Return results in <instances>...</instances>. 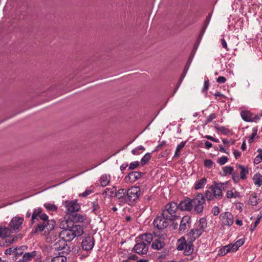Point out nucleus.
Here are the masks:
<instances>
[{
  "label": "nucleus",
  "instance_id": "obj_1",
  "mask_svg": "<svg viewBox=\"0 0 262 262\" xmlns=\"http://www.w3.org/2000/svg\"><path fill=\"white\" fill-rule=\"evenodd\" d=\"M24 221V217L15 216L11 219L8 227L0 226L1 247H7L17 241L16 236L14 237L11 233L21 230Z\"/></svg>",
  "mask_w": 262,
  "mask_h": 262
},
{
  "label": "nucleus",
  "instance_id": "obj_2",
  "mask_svg": "<svg viewBox=\"0 0 262 262\" xmlns=\"http://www.w3.org/2000/svg\"><path fill=\"white\" fill-rule=\"evenodd\" d=\"M40 220L34 230H32V234H36L39 232L45 231V232L52 231L55 228L56 222L54 220H49V216L45 213L43 212L41 208H37L34 209L31 219V224H33L36 221Z\"/></svg>",
  "mask_w": 262,
  "mask_h": 262
},
{
  "label": "nucleus",
  "instance_id": "obj_3",
  "mask_svg": "<svg viewBox=\"0 0 262 262\" xmlns=\"http://www.w3.org/2000/svg\"><path fill=\"white\" fill-rule=\"evenodd\" d=\"M83 233V227L80 225L72 224L67 225V228L62 230L59 233L60 239L64 241L71 242L75 237L81 236Z\"/></svg>",
  "mask_w": 262,
  "mask_h": 262
},
{
  "label": "nucleus",
  "instance_id": "obj_4",
  "mask_svg": "<svg viewBox=\"0 0 262 262\" xmlns=\"http://www.w3.org/2000/svg\"><path fill=\"white\" fill-rule=\"evenodd\" d=\"M207 227L206 218L201 217L194 224L193 228L186 234V236L189 237L192 241H195L202 235L204 232L206 231Z\"/></svg>",
  "mask_w": 262,
  "mask_h": 262
},
{
  "label": "nucleus",
  "instance_id": "obj_5",
  "mask_svg": "<svg viewBox=\"0 0 262 262\" xmlns=\"http://www.w3.org/2000/svg\"><path fill=\"white\" fill-rule=\"evenodd\" d=\"M179 208L177 203L171 201L167 203L162 209V214L165 219L174 221L180 217Z\"/></svg>",
  "mask_w": 262,
  "mask_h": 262
},
{
  "label": "nucleus",
  "instance_id": "obj_6",
  "mask_svg": "<svg viewBox=\"0 0 262 262\" xmlns=\"http://www.w3.org/2000/svg\"><path fill=\"white\" fill-rule=\"evenodd\" d=\"M191 201L194 211L197 214L202 213L204 209L203 205L205 203V199L203 194L198 193Z\"/></svg>",
  "mask_w": 262,
  "mask_h": 262
},
{
  "label": "nucleus",
  "instance_id": "obj_7",
  "mask_svg": "<svg viewBox=\"0 0 262 262\" xmlns=\"http://www.w3.org/2000/svg\"><path fill=\"white\" fill-rule=\"evenodd\" d=\"M141 194V192L139 187L132 186L127 189V204H133L139 199Z\"/></svg>",
  "mask_w": 262,
  "mask_h": 262
},
{
  "label": "nucleus",
  "instance_id": "obj_8",
  "mask_svg": "<svg viewBox=\"0 0 262 262\" xmlns=\"http://www.w3.org/2000/svg\"><path fill=\"white\" fill-rule=\"evenodd\" d=\"M229 184V181L224 183H217L214 182L211 186V191L215 199L220 200L223 196L222 190H225L227 188V185Z\"/></svg>",
  "mask_w": 262,
  "mask_h": 262
},
{
  "label": "nucleus",
  "instance_id": "obj_9",
  "mask_svg": "<svg viewBox=\"0 0 262 262\" xmlns=\"http://www.w3.org/2000/svg\"><path fill=\"white\" fill-rule=\"evenodd\" d=\"M240 115L242 119L246 122L257 123L260 120L259 115L256 114L250 111H242L240 113Z\"/></svg>",
  "mask_w": 262,
  "mask_h": 262
},
{
  "label": "nucleus",
  "instance_id": "obj_10",
  "mask_svg": "<svg viewBox=\"0 0 262 262\" xmlns=\"http://www.w3.org/2000/svg\"><path fill=\"white\" fill-rule=\"evenodd\" d=\"M191 224V218L189 215L184 216L180 221L179 232L183 234L188 231Z\"/></svg>",
  "mask_w": 262,
  "mask_h": 262
},
{
  "label": "nucleus",
  "instance_id": "obj_11",
  "mask_svg": "<svg viewBox=\"0 0 262 262\" xmlns=\"http://www.w3.org/2000/svg\"><path fill=\"white\" fill-rule=\"evenodd\" d=\"M167 219H165L161 213V215L157 216L154 220L153 225L155 228L158 230H163L169 225Z\"/></svg>",
  "mask_w": 262,
  "mask_h": 262
},
{
  "label": "nucleus",
  "instance_id": "obj_12",
  "mask_svg": "<svg viewBox=\"0 0 262 262\" xmlns=\"http://www.w3.org/2000/svg\"><path fill=\"white\" fill-rule=\"evenodd\" d=\"M220 219L222 224L224 226L230 227L232 225L234 222L233 215L230 212L222 213L220 215Z\"/></svg>",
  "mask_w": 262,
  "mask_h": 262
},
{
  "label": "nucleus",
  "instance_id": "obj_13",
  "mask_svg": "<svg viewBox=\"0 0 262 262\" xmlns=\"http://www.w3.org/2000/svg\"><path fill=\"white\" fill-rule=\"evenodd\" d=\"M165 246L164 238L162 235L157 236L155 234V238L151 243V247L153 250H160Z\"/></svg>",
  "mask_w": 262,
  "mask_h": 262
},
{
  "label": "nucleus",
  "instance_id": "obj_14",
  "mask_svg": "<svg viewBox=\"0 0 262 262\" xmlns=\"http://www.w3.org/2000/svg\"><path fill=\"white\" fill-rule=\"evenodd\" d=\"M65 206L67 208L66 212L69 215L71 214L75 213L78 211L80 207L76 201H66Z\"/></svg>",
  "mask_w": 262,
  "mask_h": 262
},
{
  "label": "nucleus",
  "instance_id": "obj_15",
  "mask_svg": "<svg viewBox=\"0 0 262 262\" xmlns=\"http://www.w3.org/2000/svg\"><path fill=\"white\" fill-rule=\"evenodd\" d=\"M133 248V251L135 253L139 255L146 254L148 251V247L145 243L138 242Z\"/></svg>",
  "mask_w": 262,
  "mask_h": 262
},
{
  "label": "nucleus",
  "instance_id": "obj_16",
  "mask_svg": "<svg viewBox=\"0 0 262 262\" xmlns=\"http://www.w3.org/2000/svg\"><path fill=\"white\" fill-rule=\"evenodd\" d=\"M191 199L186 198L183 201H180L178 205L179 209L181 211H190L193 208Z\"/></svg>",
  "mask_w": 262,
  "mask_h": 262
},
{
  "label": "nucleus",
  "instance_id": "obj_17",
  "mask_svg": "<svg viewBox=\"0 0 262 262\" xmlns=\"http://www.w3.org/2000/svg\"><path fill=\"white\" fill-rule=\"evenodd\" d=\"M155 238V235L149 233H145L140 235L136 238V242H141L145 243L147 244V246L149 247V245L152 243Z\"/></svg>",
  "mask_w": 262,
  "mask_h": 262
},
{
  "label": "nucleus",
  "instance_id": "obj_18",
  "mask_svg": "<svg viewBox=\"0 0 262 262\" xmlns=\"http://www.w3.org/2000/svg\"><path fill=\"white\" fill-rule=\"evenodd\" d=\"M95 241L93 237L88 236L84 238L82 242L81 245L83 250L89 251L92 249L94 246Z\"/></svg>",
  "mask_w": 262,
  "mask_h": 262
},
{
  "label": "nucleus",
  "instance_id": "obj_19",
  "mask_svg": "<svg viewBox=\"0 0 262 262\" xmlns=\"http://www.w3.org/2000/svg\"><path fill=\"white\" fill-rule=\"evenodd\" d=\"M144 173L139 171H132L129 172L124 178V181L126 183H134L139 180Z\"/></svg>",
  "mask_w": 262,
  "mask_h": 262
},
{
  "label": "nucleus",
  "instance_id": "obj_20",
  "mask_svg": "<svg viewBox=\"0 0 262 262\" xmlns=\"http://www.w3.org/2000/svg\"><path fill=\"white\" fill-rule=\"evenodd\" d=\"M115 196L119 200L120 204L124 205L127 204V190L124 188H120L117 191L115 192Z\"/></svg>",
  "mask_w": 262,
  "mask_h": 262
},
{
  "label": "nucleus",
  "instance_id": "obj_21",
  "mask_svg": "<svg viewBox=\"0 0 262 262\" xmlns=\"http://www.w3.org/2000/svg\"><path fill=\"white\" fill-rule=\"evenodd\" d=\"M69 219L73 223H83L86 219V215H83L77 212L71 214L69 216Z\"/></svg>",
  "mask_w": 262,
  "mask_h": 262
},
{
  "label": "nucleus",
  "instance_id": "obj_22",
  "mask_svg": "<svg viewBox=\"0 0 262 262\" xmlns=\"http://www.w3.org/2000/svg\"><path fill=\"white\" fill-rule=\"evenodd\" d=\"M23 255L24 257L27 261V262H29V261H31L36 258L37 259L40 257V254L39 253V252L35 250H33L31 252L25 253Z\"/></svg>",
  "mask_w": 262,
  "mask_h": 262
},
{
  "label": "nucleus",
  "instance_id": "obj_23",
  "mask_svg": "<svg viewBox=\"0 0 262 262\" xmlns=\"http://www.w3.org/2000/svg\"><path fill=\"white\" fill-rule=\"evenodd\" d=\"M187 237L188 244L185 247L184 250V254L185 255H190L193 252V242L194 241H192L189 237Z\"/></svg>",
  "mask_w": 262,
  "mask_h": 262
},
{
  "label": "nucleus",
  "instance_id": "obj_24",
  "mask_svg": "<svg viewBox=\"0 0 262 262\" xmlns=\"http://www.w3.org/2000/svg\"><path fill=\"white\" fill-rule=\"evenodd\" d=\"M240 196V192L235 190V189L234 187H232L231 190H228L226 192V197L228 199H236L239 198Z\"/></svg>",
  "mask_w": 262,
  "mask_h": 262
},
{
  "label": "nucleus",
  "instance_id": "obj_25",
  "mask_svg": "<svg viewBox=\"0 0 262 262\" xmlns=\"http://www.w3.org/2000/svg\"><path fill=\"white\" fill-rule=\"evenodd\" d=\"M188 244V241H186L185 236H182L178 239L177 242V249L179 251H182Z\"/></svg>",
  "mask_w": 262,
  "mask_h": 262
},
{
  "label": "nucleus",
  "instance_id": "obj_26",
  "mask_svg": "<svg viewBox=\"0 0 262 262\" xmlns=\"http://www.w3.org/2000/svg\"><path fill=\"white\" fill-rule=\"evenodd\" d=\"M207 183V179L206 178L203 177L200 180L196 181L194 184V189L195 190H199L202 189L204 187Z\"/></svg>",
  "mask_w": 262,
  "mask_h": 262
},
{
  "label": "nucleus",
  "instance_id": "obj_27",
  "mask_svg": "<svg viewBox=\"0 0 262 262\" xmlns=\"http://www.w3.org/2000/svg\"><path fill=\"white\" fill-rule=\"evenodd\" d=\"M66 242L64 240L60 239L54 244L53 248L58 251L62 250L66 248L67 246Z\"/></svg>",
  "mask_w": 262,
  "mask_h": 262
},
{
  "label": "nucleus",
  "instance_id": "obj_28",
  "mask_svg": "<svg viewBox=\"0 0 262 262\" xmlns=\"http://www.w3.org/2000/svg\"><path fill=\"white\" fill-rule=\"evenodd\" d=\"M237 167L241 169L240 175L241 179L245 180L247 179L246 174L249 173V170L247 167L244 165L238 164Z\"/></svg>",
  "mask_w": 262,
  "mask_h": 262
},
{
  "label": "nucleus",
  "instance_id": "obj_29",
  "mask_svg": "<svg viewBox=\"0 0 262 262\" xmlns=\"http://www.w3.org/2000/svg\"><path fill=\"white\" fill-rule=\"evenodd\" d=\"M248 203L252 206H256L258 204L259 199L257 198V194L255 192H253L250 195Z\"/></svg>",
  "mask_w": 262,
  "mask_h": 262
},
{
  "label": "nucleus",
  "instance_id": "obj_30",
  "mask_svg": "<svg viewBox=\"0 0 262 262\" xmlns=\"http://www.w3.org/2000/svg\"><path fill=\"white\" fill-rule=\"evenodd\" d=\"M254 184L257 187L262 185V176L258 172L256 173L252 178Z\"/></svg>",
  "mask_w": 262,
  "mask_h": 262
},
{
  "label": "nucleus",
  "instance_id": "obj_31",
  "mask_svg": "<svg viewBox=\"0 0 262 262\" xmlns=\"http://www.w3.org/2000/svg\"><path fill=\"white\" fill-rule=\"evenodd\" d=\"M187 141H182L179 144H178L176 147L173 158H178L180 156L181 150L183 148L186 144Z\"/></svg>",
  "mask_w": 262,
  "mask_h": 262
},
{
  "label": "nucleus",
  "instance_id": "obj_32",
  "mask_svg": "<svg viewBox=\"0 0 262 262\" xmlns=\"http://www.w3.org/2000/svg\"><path fill=\"white\" fill-rule=\"evenodd\" d=\"M214 127L217 132H220L223 135H229L231 134V130L225 126H220L219 125L215 124Z\"/></svg>",
  "mask_w": 262,
  "mask_h": 262
},
{
  "label": "nucleus",
  "instance_id": "obj_33",
  "mask_svg": "<svg viewBox=\"0 0 262 262\" xmlns=\"http://www.w3.org/2000/svg\"><path fill=\"white\" fill-rule=\"evenodd\" d=\"M231 251L232 252V249L231 248V244H230L221 248L219 251L218 254L221 256H224Z\"/></svg>",
  "mask_w": 262,
  "mask_h": 262
},
{
  "label": "nucleus",
  "instance_id": "obj_34",
  "mask_svg": "<svg viewBox=\"0 0 262 262\" xmlns=\"http://www.w3.org/2000/svg\"><path fill=\"white\" fill-rule=\"evenodd\" d=\"M244 243L245 239L244 238H241L237 240L233 244H231V248L232 249V252L236 251L239 247L244 245Z\"/></svg>",
  "mask_w": 262,
  "mask_h": 262
},
{
  "label": "nucleus",
  "instance_id": "obj_35",
  "mask_svg": "<svg viewBox=\"0 0 262 262\" xmlns=\"http://www.w3.org/2000/svg\"><path fill=\"white\" fill-rule=\"evenodd\" d=\"M110 181V176L109 175H102L100 180L101 186L102 187L106 186Z\"/></svg>",
  "mask_w": 262,
  "mask_h": 262
},
{
  "label": "nucleus",
  "instance_id": "obj_36",
  "mask_svg": "<svg viewBox=\"0 0 262 262\" xmlns=\"http://www.w3.org/2000/svg\"><path fill=\"white\" fill-rule=\"evenodd\" d=\"M92 211L95 214H98L100 212V207L97 200L92 203Z\"/></svg>",
  "mask_w": 262,
  "mask_h": 262
},
{
  "label": "nucleus",
  "instance_id": "obj_37",
  "mask_svg": "<svg viewBox=\"0 0 262 262\" xmlns=\"http://www.w3.org/2000/svg\"><path fill=\"white\" fill-rule=\"evenodd\" d=\"M43 206L48 211H57V207L53 204L46 203Z\"/></svg>",
  "mask_w": 262,
  "mask_h": 262
},
{
  "label": "nucleus",
  "instance_id": "obj_38",
  "mask_svg": "<svg viewBox=\"0 0 262 262\" xmlns=\"http://www.w3.org/2000/svg\"><path fill=\"white\" fill-rule=\"evenodd\" d=\"M151 159V154L146 153L141 159V163L142 166L147 164Z\"/></svg>",
  "mask_w": 262,
  "mask_h": 262
},
{
  "label": "nucleus",
  "instance_id": "obj_39",
  "mask_svg": "<svg viewBox=\"0 0 262 262\" xmlns=\"http://www.w3.org/2000/svg\"><path fill=\"white\" fill-rule=\"evenodd\" d=\"M257 151L259 152V153L254 159V164L256 165L262 161V149L259 148L257 150Z\"/></svg>",
  "mask_w": 262,
  "mask_h": 262
},
{
  "label": "nucleus",
  "instance_id": "obj_40",
  "mask_svg": "<svg viewBox=\"0 0 262 262\" xmlns=\"http://www.w3.org/2000/svg\"><path fill=\"white\" fill-rule=\"evenodd\" d=\"M234 168L232 166H227L223 167L224 175L231 174L233 172Z\"/></svg>",
  "mask_w": 262,
  "mask_h": 262
},
{
  "label": "nucleus",
  "instance_id": "obj_41",
  "mask_svg": "<svg viewBox=\"0 0 262 262\" xmlns=\"http://www.w3.org/2000/svg\"><path fill=\"white\" fill-rule=\"evenodd\" d=\"M145 150V148L142 145H140L137 147L136 148L133 149L132 150V154L134 155H138L140 154L139 152V150L144 151Z\"/></svg>",
  "mask_w": 262,
  "mask_h": 262
},
{
  "label": "nucleus",
  "instance_id": "obj_42",
  "mask_svg": "<svg viewBox=\"0 0 262 262\" xmlns=\"http://www.w3.org/2000/svg\"><path fill=\"white\" fill-rule=\"evenodd\" d=\"M116 191V188L115 187H113V188H106L103 192L105 193L106 195H109L110 196H112L113 194L115 193V192Z\"/></svg>",
  "mask_w": 262,
  "mask_h": 262
},
{
  "label": "nucleus",
  "instance_id": "obj_43",
  "mask_svg": "<svg viewBox=\"0 0 262 262\" xmlns=\"http://www.w3.org/2000/svg\"><path fill=\"white\" fill-rule=\"evenodd\" d=\"M206 198L208 201H211L214 198H215L212 191H210L209 190H206L205 191V198Z\"/></svg>",
  "mask_w": 262,
  "mask_h": 262
},
{
  "label": "nucleus",
  "instance_id": "obj_44",
  "mask_svg": "<svg viewBox=\"0 0 262 262\" xmlns=\"http://www.w3.org/2000/svg\"><path fill=\"white\" fill-rule=\"evenodd\" d=\"M228 158L226 156H223L221 158H219L217 162L220 165H224L228 161Z\"/></svg>",
  "mask_w": 262,
  "mask_h": 262
},
{
  "label": "nucleus",
  "instance_id": "obj_45",
  "mask_svg": "<svg viewBox=\"0 0 262 262\" xmlns=\"http://www.w3.org/2000/svg\"><path fill=\"white\" fill-rule=\"evenodd\" d=\"M17 251V247H12L7 249L5 250V254L6 255H11Z\"/></svg>",
  "mask_w": 262,
  "mask_h": 262
},
{
  "label": "nucleus",
  "instance_id": "obj_46",
  "mask_svg": "<svg viewBox=\"0 0 262 262\" xmlns=\"http://www.w3.org/2000/svg\"><path fill=\"white\" fill-rule=\"evenodd\" d=\"M231 175H232V178L235 183H237L239 181L240 178L237 172H233Z\"/></svg>",
  "mask_w": 262,
  "mask_h": 262
},
{
  "label": "nucleus",
  "instance_id": "obj_47",
  "mask_svg": "<svg viewBox=\"0 0 262 262\" xmlns=\"http://www.w3.org/2000/svg\"><path fill=\"white\" fill-rule=\"evenodd\" d=\"M166 144V141H162L160 143H159L154 149V150H152V152H155L158 151L159 150H160L161 148L163 147V146L165 145Z\"/></svg>",
  "mask_w": 262,
  "mask_h": 262
},
{
  "label": "nucleus",
  "instance_id": "obj_48",
  "mask_svg": "<svg viewBox=\"0 0 262 262\" xmlns=\"http://www.w3.org/2000/svg\"><path fill=\"white\" fill-rule=\"evenodd\" d=\"M139 166V162L137 161H134V162L130 163L129 167H128V170L134 169L138 167Z\"/></svg>",
  "mask_w": 262,
  "mask_h": 262
},
{
  "label": "nucleus",
  "instance_id": "obj_49",
  "mask_svg": "<svg viewBox=\"0 0 262 262\" xmlns=\"http://www.w3.org/2000/svg\"><path fill=\"white\" fill-rule=\"evenodd\" d=\"M209 86V80H205L204 82V85H203V89L202 90V92L203 93L206 92L208 90Z\"/></svg>",
  "mask_w": 262,
  "mask_h": 262
},
{
  "label": "nucleus",
  "instance_id": "obj_50",
  "mask_svg": "<svg viewBox=\"0 0 262 262\" xmlns=\"http://www.w3.org/2000/svg\"><path fill=\"white\" fill-rule=\"evenodd\" d=\"M215 117L216 115L215 113H211L210 114L205 121L206 124H208V123L211 122L215 118Z\"/></svg>",
  "mask_w": 262,
  "mask_h": 262
},
{
  "label": "nucleus",
  "instance_id": "obj_51",
  "mask_svg": "<svg viewBox=\"0 0 262 262\" xmlns=\"http://www.w3.org/2000/svg\"><path fill=\"white\" fill-rule=\"evenodd\" d=\"M212 146V144L211 142H209V141H206L205 142V143H204V146H203V145H202V144H201L200 145V147H202V148H205L207 149H209V148H211Z\"/></svg>",
  "mask_w": 262,
  "mask_h": 262
},
{
  "label": "nucleus",
  "instance_id": "obj_52",
  "mask_svg": "<svg viewBox=\"0 0 262 262\" xmlns=\"http://www.w3.org/2000/svg\"><path fill=\"white\" fill-rule=\"evenodd\" d=\"M213 162L211 160L206 159L204 161V166L207 168H211L213 165Z\"/></svg>",
  "mask_w": 262,
  "mask_h": 262
},
{
  "label": "nucleus",
  "instance_id": "obj_53",
  "mask_svg": "<svg viewBox=\"0 0 262 262\" xmlns=\"http://www.w3.org/2000/svg\"><path fill=\"white\" fill-rule=\"evenodd\" d=\"M211 212L214 215H217L220 213L219 207L216 206H214L212 208Z\"/></svg>",
  "mask_w": 262,
  "mask_h": 262
},
{
  "label": "nucleus",
  "instance_id": "obj_54",
  "mask_svg": "<svg viewBox=\"0 0 262 262\" xmlns=\"http://www.w3.org/2000/svg\"><path fill=\"white\" fill-rule=\"evenodd\" d=\"M221 42L222 47L226 49V51H228L229 50L227 47V43L224 38L221 39Z\"/></svg>",
  "mask_w": 262,
  "mask_h": 262
},
{
  "label": "nucleus",
  "instance_id": "obj_55",
  "mask_svg": "<svg viewBox=\"0 0 262 262\" xmlns=\"http://www.w3.org/2000/svg\"><path fill=\"white\" fill-rule=\"evenodd\" d=\"M211 19V15H208L206 16V19L204 22L203 26L207 28Z\"/></svg>",
  "mask_w": 262,
  "mask_h": 262
},
{
  "label": "nucleus",
  "instance_id": "obj_56",
  "mask_svg": "<svg viewBox=\"0 0 262 262\" xmlns=\"http://www.w3.org/2000/svg\"><path fill=\"white\" fill-rule=\"evenodd\" d=\"M226 81V79L224 76H219L217 79L216 81L219 83H224Z\"/></svg>",
  "mask_w": 262,
  "mask_h": 262
},
{
  "label": "nucleus",
  "instance_id": "obj_57",
  "mask_svg": "<svg viewBox=\"0 0 262 262\" xmlns=\"http://www.w3.org/2000/svg\"><path fill=\"white\" fill-rule=\"evenodd\" d=\"M14 256L13 257L14 260H16L19 256L23 254V252L18 251V248H17V251L14 253Z\"/></svg>",
  "mask_w": 262,
  "mask_h": 262
},
{
  "label": "nucleus",
  "instance_id": "obj_58",
  "mask_svg": "<svg viewBox=\"0 0 262 262\" xmlns=\"http://www.w3.org/2000/svg\"><path fill=\"white\" fill-rule=\"evenodd\" d=\"M92 190H86L84 192L81 193L79 195L81 196H82V197H85V196H88V195L90 194L91 193H92Z\"/></svg>",
  "mask_w": 262,
  "mask_h": 262
},
{
  "label": "nucleus",
  "instance_id": "obj_59",
  "mask_svg": "<svg viewBox=\"0 0 262 262\" xmlns=\"http://www.w3.org/2000/svg\"><path fill=\"white\" fill-rule=\"evenodd\" d=\"M233 155H234V158L236 159H237L241 157V153L239 151H238L237 150H235L233 151Z\"/></svg>",
  "mask_w": 262,
  "mask_h": 262
},
{
  "label": "nucleus",
  "instance_id": "obj_60",
  "mask_svg": "<svg viewBox=\"0 0 262 262\" xmlns=\"http://www.w3.org/2000/svg\"><path fill=\"white\" fill-rule=\"evenodd\" d=\"M128 166V164L127 163H123L122 164L120 167V170L121 171L122 173H123V171L126 168V167Z\"/></svg>",
  "mask_w": 262,
  "mask_h": 262
},
{
  "label": "nucleus",
  "instance_id": "obj_61",
  "mask_svg": "<svg viewBox=\"0 0 262 262\" xmlns=\"http://www.w3.org/2000/svg\"><path fill=\"white\" fill-rule=\"evenodd\" d=\"M256 135H254V134H251L250 137H249V139H248V142L249 143H251L253 142L254 141V138L255 137Z\"/></svg>",
  "mask_w": 262,
  "mask_h": 262
},
{
  "label": "nucleus",
  "instance_id": "obj_62",
  "mask_svg": "<svg viewBox=\"0 0 262 262\" xmlns=\"http://www.w3.org/2000/svg\"><path fill=\"white\" fill-rule=\"evenodd\" d=\"M219 150L220 151L224 153L228 154V152L227 151L226 149H225L223 146L221 145H219Z\"/></svg>",
  "mask_w": 262,
  "mask_h": 262
},
{
  "label": "nucleus",
  "instance_id": "obj_63",
  "mask_svg": "<svg viewBox=\"0 0 262 262\" xmlns=\"http://www.w3.org/2000/svg\"><path fill=\"white\" fill-rule=\"evenodd\" d=\"M262 217V212H260L256 217V220L260 222L261 218Z\"/></svg>",
  "mask_w": 262,
  "mask_h": 262
},
{
  "label": "nucleus",
  "instance_id": "obj_64",
  "mask_svg": "<svg viewBox=\"0 0 262 262\" xmlns=\"http://www.w3.org/2000/svg\"><path fill=\"white\" fill-rule=\"evenodd\" d=\"M136 262H149V260L148 259L142 258L137 260Z\"/></svg>",
  "mask_w": 262,
  "mask_h": 262
}]
</instances>
